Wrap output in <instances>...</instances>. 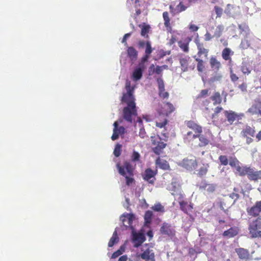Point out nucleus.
<instances>
[{"instance_id":"13","label":"nucleus","mask_w":261,"mask_h":261,"mask_svg":"<svg viewBox=\"0 0 261 261\" xmlns=\"http://www.w3.org/2000/svg\"><path fill=\"white\" fill-rule=\"evenodd\" d=\"M216 188V185L214 184H202L200 186V189L206 191L208 193H212L215 191Z\"/></svg>"},{"instance_id":"8","label":"nucleus","mask_w":261,"mask_h":261,"mask_svg":"<svg viewBox=\"0 0 261 261\" xmlns=\"http://www.w3.org/2000/svg\"><path fill=\"white\" fill-rule=\"evenodd\" d=\"M134 216L133 214L124 213L120 217V220L122 222L123 225L125 227L130 225Z\"/></svg>"},{"instance_id":"24","label":"nucleus","mask_w":261,"mask_h":261,"mask_svg":"<svg viewBox=\"0 0 261 261\" xmlns=\"http://www.w3.org/2000/svg\"><path fill=\"white\" fill-rule=\"evenodd\" d=\"M229 164L231 167L236 168V170L238 169V167L240 166V162L236 158L234 157L229 158Z\"/></svg>"},{"instance_id":"26","label":"nucleus","mask_w":261,"mask_h":261,"mask_svg":"<svg viewBox=\"0 0 261 261\" xmlns=\"http://www.w3.org/2000/svg\"><path fill=\"white\" fill-rule=\"evenodd\" d=\"M212 99L214 101V105H216L221 102V98L219 92H216L212 97Z\"/></svg>"},{"instance_id":"31","label":"nucleus","mask_w":261,"mask_h":261,"mask_svg":"<svg viewBox=\"0 0 261 261\" xmlns=\"http://www.w3.org/2000/svg\"><path fill=\"white\" fill-rule=\"evenodd\" d=\"M119 123L116 121L114 122L113 123L114 128H113V133L111 137V139L112 140L114 141L117 140V136H116V129H117L118 127Z\"/></svg>"},{"instance_id":"34","label":"nucleus","mask_w":261,"mask_h":261,"mask_svg":"<svg viewBox=\"0 0 261 261\" xmlns=\"http://www.w3.org/2000/svg\"><path fill=\"white\" fill-rule=\"evenodd\" d=\"M124 249L122 247H121L120 249L117 250L116 251L114 252L112 255V258H115L122 254L123 252H124Z\"/></svg>"},{"instance_id":"49","label":"nucleus","mask_w":261,"mask_h":261,"mask_svg":"<svg viewBox=\"0 0 261 261\" xmlns=\"http://www.w3.org/2000/svg\"><path fill=\"white\" fill-rule=\"evenodd\" d=\"M197 68L199 72H202L203 71L204 65L203 61H200V63H198Z\"/></svg>"},{"instance_id":"60","label":"nucleus","mask_w":261,"mask_h":261,"mask_svg":"<svg viewBox=\"0 0 261 261\" xmlns=\"http://www.w3.org/2000/svg\"><path fill=\"white\" fill-rule=\"evenodd\" d=\"M117 240V239L116 238L111 237V238L110 239V240L109 242V243H108L109 247H112L114 245V244L116 242V241Z\"/></svg>"},{"instance_id":"39","label":"nucleus","mask_w":261,"mask_h":261,"mask_svg":"<svg viewBox=\"0 0 261 261\" xmlns=\"http://www.w3.org/2000/svg\"><path fill=\"white\" fill-rule=\"evenodd\" d=\"M222 77L223 76L221 74L217 73L213 77L211 78V81L213 82L220 81Z\"/></svg>"},{"instance_id":"63","label":"nucleus","mask_w":261,"mask_h":261,"mask_svg":"<svg viewBox=\"0 0 261 261\" xmlns=\"http://www.w3.org/2000/svg\"><path fill=\"white\" fill-rule=\"evenodd\" d=\"M149 55L146 54L145 56H144V57H143L142 58L140 62L144 63H145L146 62H147L148 60V58H149Z\"/></svg>"},{"instance_id":"29","label":"nucleus","mask_w":261,"mask_h":261,"mask_svg":"<svg viewBox=\"0 0 261 261\" xmlns=\"http://www.w3.org/2000/svg\"><path fill=\"white\" fill-rule=\"evenodd\" d=\"M230 51V49L228 48H225L223 49L222 56L225 60H228L229 59Z\"/></svg>"},{"instance_id":"19","label":"nucleus","mask_w":261,"mask_h":261,"mask_svg":"<svg viewBox=\"0 0 261 261\" xmlns=\"http://www.w3.org/2000/svg\"><path fill=\"white\" fill-rule=\"evenodd\" d=\"M255 130L249 126H246L245 128L241 132V135L243 137H247V136L249 135L253 137L254 135Z\"/></svg>"},{"instance_id":"4","label":"nucleus","mask_w":261,"mask_h":261,"mask_svg":"<svg viewBox=\"0 0 261 261\" xmlns=\"http://www.w3.org/2000/svg\"><path fill=\"white\" fill-rule=\"evenodd\" d=\"M224 116L229 124H232L236 120L239 121L244 116L243 113H237L232 111H225Z\"/></svg>"},{"instance_id":"47","label":"nucleus","mask_w":261,"mask_h":261,"mask_svg":"<svg viewBox=\"0 0 261 261\" xmlns=\"http://www.w3.org/2000/svg\"><path fill=\"white\" fill-rule=\"evenodd\" d=\"M179 205L180 206V208L182 211H183L185 212H186L187 211V205L188 203L184 201H181L179 202Z\"/></svg>"},{"instance_id":"9","label":"nucleus","mask_w":261,"mask_h":261,"mask_svg":"<svg viewBox=\"0 0 261 261\" xmlns=\"http://www.w3.org/2000/svg\"><path fill=\"white\" fill-rule=\"evenodd\" d=\"M249 170L247 175L249 180L257 181L258 179H261V170L255 171L251 167Z\"/></svg>"},{"instance_id":"53","label":"nucleus","mask_w":261,"mask_h":261,"mask_svg":"<svg viewBox=\"0 0 261 261\" xmlns=\"http://www.w3.org/2000/svg\"><path fill=\"white\" fill-rule=\"evenodd\" d=\"M146 66L145 65V63L140 62L138 64V66L136 68L140 69L141 71L143 72V71L146 69Z\"/></svg>"},{"instance_id":"38","label":"nucleus","mask_w":261,"mask_h":261,"mask_svg":"<svg viewBox=\"0 0 261 261\" xmlns=\"http://www.w3.org/2000/svg\"><path fill=\"white\" fill-rule=\"evenodd\" d=\"M116 136L117 139H118L119 135H124L125 133V129L123 126H119L117 129H116Z\"/></svg>"},{"instance_id":"7","label":"nucleus","mask_w":261,"mask_h":261,"mask_svg":"<svg viewBox=\"0 0 261 261\" xmlns=\"http://www.w3.org/2000/svg\"><path fill=\"white\" fill-rule=\"evenodd\" d=\"M248 214L254 217L257 216L261 212V201H257L251 208L247 210Z\"/></svg>"},{"instance_id":"33","label":"nucleus","mask_w":261,"mask_h":261,"mask_svg":"<svg viewBox=\"0 0 261 261\" xmlns=\"http://www.w3.org/2000/svg\"><path fill=\"white\" fill-rule=\"evenodd\" d=\"M241 70L244 74H249L251 72V68L248 67L245 63H243Z\"/></svg>"},{"instance_id":"17","label":"nucleus","mask_w":261,"mask_h":261,"mask_svg":"<svg viewBox=\"0 0 261 261\" xmlns=\"http://www.w3.org/2000/svg\"><path fill=\"white\" fill-rule=\"evenodd\" d=\"M155 163L159 168L164 170H168L170 167L169 164L166 161L160 158L156 159Z\"/></svg>"},{"instance_id":"12","label":"nucleus","mask_w":261,"mask_h":261,"mask_svg":"<svg viewBox=\"0 0 261 261\" xmlns=\"http://www.w3.org/2000/svg\"><path fill=\"white\" fill-rule=\"evenodd\" d=\"M155 173L150 168L147 169L144 174V179L149 183L152 184L154 181Z\"/></svg>"},{"instance_id":"5","label":"nucleus","mask_w":261,"mask_h":261,"mask_svg":"<svg viewBox=\"0 0 261 261\" xmlns=\"http://www.w3.org/2000/svg\"><path fill=\"white\" fill-rule=\"evenodd\" d=\"M179 165L188 170L192 171L196 168L197 163L195 158H186L179 163Z\"/></svg>"},{"instance_id":"36","label":"nucleus","mask_w":261,"mask_h":261,"mask_svg":"<svg viewBox=\"0 0 261 261\" xmlns=\"http://www.w3.org/2000/svg\"><path fill=\"white\" fill-rule=\"evenodd\" d=\"M219 160L222 165L226 166L228 164V159L226 155H220Z\"/></svg>"},{"instance_id":"57","label":"nucleus","mask_w":261,"mask_h":261,"mask_svg":"<svg viewBox=\"0 0 261 261\" xmlns=\"http://www.w3.org/2000/svg\"><path fill=\"white\" fill-rule=\"evenodd\" d=\"M192 129L195 132V133H198V134L201 133L202 131V127L197 124H196Z\"/></svg>"},{"instance_id":"52","label":"nucleus","mask_w":261,"mask_h":261,"mask_svg":"<svg viewBox=\"0 0 261 261\" xmlns=\"http://www.w3.org/2000/svg\"><path fill=\"white\" fill-rule=\"evenodd\" d=\"M167 67V66L166 65L162 66H157L154 72H155L158 74H161L163 71V68H166Z\"/></svg>"},{"instance_id":"16","label":"nucleus","mask_w":261,"mask_h":261,"mask_svg":"<svg viewBox=\"0 0 261 261\" xmlns=\"http://www.w3.org/2000/svg\"><path fill=\"white\" fill-rule=\"evenodd\" d=\"M128 56L132 61L136 60L138 56V51L132 46L128 47L127 50Z\"/></svg>"},{"instance_id":"54","label":"nucleus","mask_w":261,"mask_h":261,"mask_svg":"<svg viewBox=\"0 0 261 261\" xmlns=\"http://www.w3.org/2000/svg\"><path fill=\"white\" fill-rule=\"evenodd\" d=\"M207 92H208V90H207V89H204V90H201V92L198 95L197 98H200L206 97V96L207 95Z\"/></svg>"},{"instance_id":"6","label":"nucleus","mask_w":261,"mask_h":261,"mask_svg":"<svg viewBox=\"0 0 261 261\" xmlns=\"http://www.w3.org/2000/svg\"><path fill=\"white\" fill-rule=\"evenodd\" d=\"M133 240L135 244V247L140 246L146 240L144 234L141 232H133L132 233Z\"/></svg>"},{"instance_id":"22","label":"nucleus","mask_w":261,"mask_h":261,"mask_svg":"<svg viewBox=\"0 0 261 261\" xmlns=\"http://www.w3.org/2000/svg\"><path fill=\"white\" fill-rule=\"evenodd\" d=\"M212 68L214 70H218L221 67V63L215 58L212 57L210 61Z\"/></svg>"},{"instance_id":"58","label":"nucleus","mask_w":261,"mask_h":261,"mask_svg":"<svg viewBox=\"0 0 261 261\" xmlns=\"http://www.w3.org/2000/svg\"><path fill=\"white\" fill-rule=\"evenodd\" d=\"M159 94L160 97L163 98H167L169 97V93L167 92L163 91H159Z\"/></svg>"},{"instance_id":"11","label":"nucleus","mask_w":261,"mask_h":261,"mask_svg":"<svg viewBox=\"0 0 261 261\" xmlns=\"http://www.w3.org/2000/svg\"><path fill=\"white\" fill-rule=\"evenodd\" d=\"M160 232L162 234L171 236L173 233V230L170 224L164 222L160 228Z\"/></svg>"},{"instance_id":"20","label":"nucleus","mask_w":261,"mask_h":261,"mask_svg":"<svg viewBox=\"0 0 261 261\" xmlns=\"http://www.w3.org/2000/svg\"><path fill=\"white\" fill-rule=\"evenodd\" d=\"M166 144L164 142H159L157 144L156 146L152 148V150L154 153L159 155L162 152V150L165 148Z\"/></svg>"},{"instance_id":"2","label":"nucleus","mask_w":261,"mask_h":261,"mask_svg":"<svg viewBox=\"0 0 261 261\" xmlns=\"http://www.w3.org/2000/svg\"><path fill=\"white\" fill-rule=\"evenodd\" d=\"M117 167L119 174L125 177L126 184L129 186L134 181V179L132 177L133 175L132 166L128 162H125L122 166L117 164Z\"/></svg>"},{"instance_id":"51","label":"nucleus","mask_w":261,"mask_h":261,"mask_svg":"<svg viewBox=\"0 0 261 261\" xmlns=\"http://www.w3.org/2000/svg\"><path fill=\"white\" fill-rule=\"evenodd\" d=\"M239 195L238 194L234 193H231L228 197L229 198H231V199L233 200V204L234 203V202L239 198Z\"/></svg>"},{"instance_id":"10","label":"nucleus","mask_w":261,"mask_h":261,"mask_svg":"<svg viewBox=\"0 0 261 261\" xmlns=\"http://www.w3.org/2000/svg\"><path fill=\"white\" fill-rule=\"evenodd\" d=\"M141 257L146 261H155L154 253L152 250L148 249L141 254Z\"/></svg>"},{"instance_id":"32","label":"nucleus","mask_w":261,"mask_h":261,"mask_svg":"<svg viewBox=\"0 0 261 261\" xmlns=\"http://www.w3.org/2000/svg\"><path fill=\"white\" fill-rule=\"evenodd\" d=\"M152 216V212L150 211H147L144 215V219L146 223H149L151 222Z\"/></svg>"},{"instance_id":"25","label":"nucleus","mask_w":261,"mask_h":261,"mask_svg":"<svg viewBox=\"0 0 261 261\" xmlns=\"http://www.w3.org/2000/svg\"><path fill=\"white\" fill-rule=\"evenodd\" d=\"M223 30L224 27L222 25H218L215 29L214 34L213 35V37H216L217 38L220 37Z\"/></svg>"},{"instance_id":"59","label":"nucleus","mask_w":261,"mask_h":261,"mask_svg":"<svg viewBox=\"0 0 261 261\" xmlns=\"http://www.w3.org/2000/svg\"><path fill=\"white\" fill-rule=\"evenodd\" d=\"M223 110V108L222 107H217L214 110V113L212 115V118H214L215 117V116L219 113L222 110Z\"/></svg>"},{"instance_id":"61","label":"nucleus","mask_w":261,"mask_h":261,"mask_svg":"<svg viewBox=\"0 0 261 261\" xmlns=\"http://www.w3.org/2000/svg\"><path fill=\"white\" fill-rule=\"evenodd\" d=\"M204 36H205L204 39L205 41H207L210 40L213 37V36H212L211 34L210 33H208V32H206V33L205 34Z\"/></svg>"},{"instance_id":"64","label":"nucleus","mask_w":261,"mask_h":261,"mask_svg":"<svg viewBox=\"0 0 261 261\" xmlns=\"http://www.w3.org/2000/svg\"><path fill=\"white\" fill-rule=\"evenodd\" d=\"M198 29L199 28L195 24H192L190 25V29L193 32L197 31Z\"/></svg>"},{"instance_id":"23","label":"nucleus","mask_w":261,"mask_h":261,"mask_svg":"<svg viewBox=\"0 0 261 261\" xmlns=\"http://www.w3.org/2000/svg\"><path fill=\"white\" fill-rule=\"evenodd\" d=\"M238 234V230L235 228H230L223 232V236L228 238H232Z\"/></svg>"},{"instance_id":"46","label":"nucleus","mask_w":261,"mask_h":261,"mask_svg":"<svg viewBox=\"0 0 261 261\" xmlns=\"http://www.w3.org/2000/svg\"><path fill=\"white\" fill-rule=\"evenodd\" d=\"M152 52V48L151 43L149 41H147L146 44L145 53L147 55H150Z\"/></svg>"},{"instance_id":"43","label":"nucleus","mask_w":261,"mask_h":261,"mask_svg":"<svg viewBox=\"0 0 261 261\" xmlns=\"http://www.w3.org/2000/svg\"><path fill=\"white\" fill-rule=\"evenodd\" d=\"M187 8V7L185 6L181 2H180L176 7L177 12H181L182 11H185Z\"/></svg>"},{"instance_id":"3","label":"nucleus","mask_w":261,"mask_h":261,"mask_svg":"<svg viewBox=\"0 0 261 261\" xmlns=\"http://www.w3.org/2000/svg\"><path fill=\"white\" fill-rule=\"evenodd\" d=\"M260 229H261V219L258 218L249 224L248 229L251 237L252 238H261V230H259Z\"/></svg>"},{"instance_id":"45","label":"nucleus","mask_w":261,"mask_h":261,"mask_svg":"<svg viewBox=\"0 0 261 261\" xmlns=\"http://www.w3.org/2000/svg\"><path fill=\"white\" fill-rule=\"evenodd\" d=\"M149 28L150 27L148 25H144L141 29V35L143 36H145L146 35V34L148 32Z\"/></svg>"},{"instance_id":"42","label":"nucleus","mask_w":261,"mask_h":261,"mask_svg":"<svg viewBox=\"0 0 261 261\" xmlns=\"http://www.w3.org/2000/svg\"><path fill=\"white\" fill-rule=\"evenodd\" d=\"M249 46V43L248 41L244 39L242 40V42L240 44V47L243 49H246Z\"/></svg>"},{"instance_id":"30","label":"nucleus","mask_w":261,"mask_h":261,"mask_svg":"<svg viewBox=\"0 0 261 261\" xmlns=\"http://www.w3.org/2000/svg\"><path fill=\"white\" fill-rule=\"evenodd\" d=\"M156 82L158 85L159 91H165V85L163 79L161 78H158Z\"/></svg>"},{"instance_id":"14","label":"nucleus","mask_w":261,"mask_h":261,"mask_svg":"<svg viewBox=\"0 0 261 261\" xmlns=\"http://www.w3.org/2000/svg\"><path fill=\"white\" fill-rule=\"evenodd\" d=\"M236 252L242 259L247 260L249 258V252L246 249L240 248L236 249Z\"/></svg>"},{"instance_id":"1","label":"nucleus","mask_w":261,"mask_h":261,"mask_svg":"<svg viewBox=\"0 0 261 261\" xmlns=\"http://www.w3.org/2000/svg\"><path fill=\"white\" fill-rule=\"evenodd\" d=\"M135 98L128 91L127 95L121 97V102L125 103L126 106L124 107L122 110V117L127 122L132 123L133 120V117L137 115Z\"/></svg>"},{"instance_id":"15","label":"nucleus","mask_w":261,"mask_h":261,"mask_svg":"<svg viewBox=\"0 0 261 261\" xmlns=\"http://www.w3.org/2000/svg\"><path fill=\"white\" fill-rule=\"evenodd\" d=\"M135 88H136L135 86H131V84H130V81H126L125 85V89L126 90V92L123 93L122 97H124V95H127V93H128V92L129 91L130 94L131 95H132V96H133L134 98H135V96L134 95Z\"/></svg>"},{"instance_id":"21","label":"nucleus","mask_w":261,"mask_h":261,"mask_svg":"<svg viewBox=\"0 0 261 261\" xmlns=\"http://www.w3.org/2000/svg\"><path fill=\"white\" fill-rule=\"evenodd\" d=\"M250 167H247L246 166L243 167H238V169L237 170V173L241 176H244L245 175H248L249 171H250Z\"/></svg>"},{"instance_id":"56","label":"nucleus","mask_w":261,"mask_h":261,"mask_svg":"<svg viewBox=\"0 0 261 261\" xmlns=\"http://www.w3.org/2000/svg\"><path fill=\"white\" fill-rule=\"evenodd\" d=\"M131 34H132L131 33H129L125 34L124 35V36L122 38V40L121 41V42H122V43L124 44L125 46H126L127 45L126 39L131 36Z\"/></svg>"},{"instance_id":"28","label":"nucleus","mask_w":261,"mask_h":261,"mask_svg":"<svg viewBox=\"0 0 261 261\" xmlns=\"http://www.w3.org/2000/svg\"><path fill=\"white\" fill-rule=\"evenodd\" d=\"M208 167V164L203 165L201 167L198 171V175L199 176H202L205 175L207 172V168Z\"/></svg>"},{"instance_id":"37","label":"nucleus","mask_w":261,"mask_h":261,"mask_svg":"<svg viewBox=\"0 0 261 261\" xmlns=\"http://www.w3.org/2000/svg\"><path fill=\"white\" fill-rule=\"evenodd\" d=\"M121 145L119 144H117L114 149V154L115 156L118 157L121 153Z\"/></svg>"},{"instance_id":"55","label":"nucleus","mask_w":261,"mask_h":261,"mask_svg":"<svg viewBox=\"0 0 261 261\" xmlns=\"http://www.w3.org/2000/svg\"><path fill=\"white\" fill-rule=\"evenodd\" d=\"M139 158H140L139 153L138 152L134 151L133 152V155H132V160L133 161H137L139 160Z\"/></svg>"},{"instance_id":"44","label":"nucleus","mask_w":261,"mask_h":261,"mask_svg":"<svg viewBox=\"0 0 261 261\" xmlns=\"http://www.w3.org/2000/svg\"><path fill=\"white\" fill-rule=\"evenodd\" d=\"M208 50L207 49H206L205 48L203 49H201L200 50H198V55L199 57H201L202 56V55H204V57L205 58H207V55H208Z\"/></svg>"},{"instance_id":"40","label":"nucleus","mask_w":261,"mask_h":261,"mask_svg":"<svg viewBox=\"0 0 261 261\" xmlns=\"http://www.w3.org/2000/svg\"><path fill=\"white\" fill-rule=\"evenodd\" d=\"M180 64L182 68L185 69L183 70L184 71L186 70L188 66L187 60L185 58H181L180 59Z\"/></svg>"},{"instance_id":"35","label":"nucleus","mask_w":261,"mask_h":261,"mask_svg":"<svg viewBox=\"0 0 261 261\" xmlns=\"http://www.w3.org/2000/svg\"><path fill=\"white\" fill-rule=\"evenodd\" d=\"M198 138V134H193L192 132H188L187 134L186 138L189 141Z\"/></svg>"},{"instance_id":"50","label":"nucleus","mask_w":261,"mask_h":261,"mask_svg":"<svg viewBox=\"0 0 261 261\" xmlns=\"http://www.w3.org/2000/svg\"><path fill=\"white\" fill-rule=\"evenodd\" d=\"M179 46L185 52H188L189 50L188 45L187 43H182L181 42H179Z\"/></svg>"},{"instance_id":"62","label":"nucleus","mask_w":261,"mask_h":261,"mask_svg":"<svg viewBox=\"0 0 261 261\" xmlns=\"http://www.w3.org/2000/svg\"><path fill=\"white\" fill-rule=\"evenodd\" d=\"M145 129L143 128H141L140 129V132H139V136L141 137L142 138H144L145 137Z\"/></svg>"},{"instance_id":"18","label":"nucleus","mask_w":261,"mask_h":261,"mask_svg":"<svg viewBox=\"0 0 261 261\" xmlns=\"http://www.w3.org/2000/svg\"><path fill=\"white\" fill-rule=\"evenodd\" d=\"M143 76V72L141 71L140 69L135 68L134 70L132 75V79L133 81L137 82L141 79Z\"/></svg>"},{"instance_id":"27","label":"nucleus","mask_w":261,"mask_h":261,"mask_svg":"<svg viewBox=\"0 0 261 261\" xmlns=\"http://www.w3.org/2000/svg\"><path fill=\"white\" fill-rule=\"evenodd\" d=\"M198 138H199L200 143L199 145L200 146H204L208 143V140L206 139L203 136L198 134Z\"/></svg>"},{"instance_id":"48","label":"nucleus","mask_w":261,"mask_h":261,"mask_svg":"<svg viewBox=\"0 0 261 261\" xmlns=\"http://www.w3.org/2000/svg\"><path fill=\"white\" fill-rule=\"evenodd\" d=\"M216 14H217V16L218 17H220L222 14L223 9L219 7L218 6H215L214 8Z\"/></svg>"},{"instance_id":"41","label":"nucleus","mask_w":261,"mask_h":261,"mask_svg":"<svg viewBox=\"0 0 261 261\" xmlns=\"http://www.w3.org/2000/svg\"><path fill=\"white\" fill-rule=\"evenodd\" d=\"M152 208L156 212H162L164 211V207L160 203L155 204L152 207Z\"/></svg>"}]
</instances>
